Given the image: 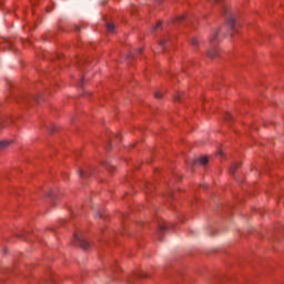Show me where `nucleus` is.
<instances>
[{"mask_svg":"<svg viewBox=\"0 0 284 284\" xmlns=\"http://www.w3.org/2000/svg\"><path fill=\"white\" fill-rule=\"evenodd\" d=\"M225 32H229L231 37H233L234 32H236V19L234 17H231L229 20H226V23L223 27L211 33L209 37V43L211 45H219L221 40L227 37V33Z\"/></svg>","mask_w":284,"mask_h":284,"instance_id":"nucleus-1","label":"nucleus"},{"mask_svg":"<svg viewBox=\"0 0 284 284\" xmlns=\"http://www.w3.org/2000/svg\"><path fill=\"white\" fill-rule=\"evenodd\" d=\"M73 245H75L77 247H81V250H84V251L90 250V242L85 240H81V237H79L78 234H74Z\"/></svg>","mask_w":284,"mask_h":284,"instance_id":"nucleus-2","label":"nucleus"},{"mask_svg":"<svg viewBox=\"0 0 284 284\" xmlns=\"http://www.w3.org/2000/svg\"><path fill=\"white\" fill-rule=\"evenodd\" d=\"M207 57L210 59H216V57H219V49H210L207 51Z\"/></svg>","mask_w":284,"mask_h":284,"instance_id":"nucleus-3","label":"nucleus"},{"mask_svg":"<svg viewBox=\"0 0 284 284\" xmlns=\"http://www.w3.org/2000/svg\"><path fill=\"white\" fill-rule=\"evenodd\" d=\"M199 163L200 165H207V163H210V159L207 158V155H203L199 159Z\"/></svg>","mask_w":284,"mask_h":284,"instance_id":"nucleus-4","label":"nucleus"},{"mask_svg":"<svg viewBox=\"0 0 284 284\" xmlns=\"http://www.w3.org/2000/svg\"><path fill=\"white\" fill-rule=\"evenodd\" d=\"M236 170H239V163H233V164L230 166V174H235V173H236Z\"/></svg>","mask_w":284,"mask_h":284,"instance_id":"nucleus-5","label":"nucleus"},{"mask_svg":"<svg viewBox=\"0 0 284 284\" xmlns=\"http://www.w3.org/2000/svg\"><path fill=\"white\" fill-rule=\"evenodd\" d=\"M115 26H114V23H106V30H108V32H113L114 30H115Z\"/></svg>","mask_w":284,"mask_h":284,"instance_id":"nucleus-6","label":"nucleus"},{"mask_svg":"<svg viewBox=\"0 0 284 284\" xmlns=\"http://www.w3.org/2000/svg\"><path fill=\"white\" fill-rule=\"evenodd\" d=\"M10 145V142L8 141H0V150H3L4 148H8Z\"/></svg>","mask_w":284,"mask_h":284,"instance_id":"nucleus-7","label":"nucleus"},{"mask_svg":"<svg viewBox=\"0 0 284 284\" xmlns=\"http://www.w3.org/2000/svg\"><path fill=\"white\" fill-rule=\"evenodd\" d=\"M79 174H80V176H81L82 179H88V176H90V173H85V171H83V170H80V171H79Z\"/></svg>","mask_w":284,"mask_h":284,"instance_id":"nucleus-8","label":"nucleus"},{"mask_svg":"<svg viewBox=\"0 0 284 284\" xmlns=\"http://www.w3.org/2000/svg\"><path fill=\"white\" fill-rule=\"evenodd\" d=\"M183 21H185V16H180L175 18V23H183Z\"/></svg>","mask_w":284,"mask_h":284,"instance_id":"nucleus-9","label":"nucleus"},{"mask_svg":"<svg viewBox=\"0 0 284 284\" xmlns=\"http://www.w3.org/2000/svg\"><path fill=\"white\" fill-rule=\"evenodd\" d=\"M165 43H166L165 40H163V41H161V42L159 43V45H160V48H161V52H165Z\"/></svg>","mask_w":284,"mask_h":284,"instance_id":"nucleus-10","label":"nucleus"},{"mask_svg":"<svg viewBox=\"0 0 284 284\" xmlns=\"http://www.w3.org/2000/svg\"><path fill=\"white\" fill-rule=\"evenodd\" d=\"M222 14H231L230 8L223 7V9H222Z\"/></svg>","mask_w":284,"mask_h":284,"instance_id":"nucleus-11","label":"nucleus"},{"mask_svg":"<svg viewBox=\"0 0 284 284\" xmlns=\"http://www.w3.org/2000/svg\"><path fill=\"white\" fill-rule=\"evenodd\" d=\"M191 45H199V39H196V38H193L192 40H191Z\"/></svg>","mask_w":284,"mask_h":284,"instance_id":"nucleus-12","label":"nucleus"},{"mask_svg":"<svg viewBox=\"0 0 284 284\" xmlns=\"http://www.w3.org/2000/svg\"><path fill=\"white\" fill-rule=\"evenodd\" d=\"M224 121H232V114L225 113Z\"/></svg>","mask_w":284,"mask_h":284,"instance_id":"nucleus-13","label":"nucleus"},{"mask_svg":"<svg viewBox=\"0 0 284 284\" xmlns=\"http://www.w3.org/2000/svg\"><path fill=\"white\" fill-rule=\"evenodd\" d=\"M161 26H163L162 21H158L156 26L153 28V30H159V28H161Z\"/></svg>","mask_w":284,"mask_h":284,"instance_id":"nucleus-14","label":"nucleus"},{"mask_svg":"<svg viewBox=\"0 0 284 284\" xmlns=\"http://www.w3.org/2000/svg\"><path fill=\"white\" fill-rule=\"evenodd\" d=\"M155 99H163V94L161 92L154 93Z\"/></svg>","mask_w":284,"mask_h":284,"instance_id":"nucleus-15","label":"nucleus"},{"mask_svg":"<svg viewBox=\"0 0 284 284\" xmlns=\"http://www.w3.org/2000/svg\"><path fill=\"white\" fill-rule=\"evenodd\" d=\"M159 227L161 232H165V230H168V226L165 224H160Z\"/></svg>","mask_w":284,"mask_h":284,"instance_id":"nucleus-16","label":"nucleus"},{"mask_svg":"<svg viewBox=\"0 0 284 284\" xmlns=\"http://www.w3.org/2000/svg\"><path fill=\"white\" fill-rule=\"evenodd\" d=\"M223 0H209V3H221Z\"/></svg>","mask_w":284,"mask_h":284,"instance_id":"nucleus-17","label":"nucleus"},{"mask_svg":"<svg viewBox=\"0 0 284 284\" xmlns=\"http://www.w3.org/2000/svg\"><path fill=\"white\" fill-rule=\"evenodd\" d=\"M140 278H148V274L140 275Z\"/></svg>","mask_w":284,"mask_h":284,"instance_id":"nucleus-18","label":"nucleus"},{"mask_svg":"<svg viewBox=\"0 0 284 284\" xmlns=\"http://www.w3.org/2000/svg\"><path fill=\"white\" fill-rule=\"evenodd\" d=\"M176 101H181V95L174 98Z\"/></svg>","mask_w":284,"mask_h":284,"instance_id":"nucleus-19","label":"nucleus"},{"mask_svg":"<svg viewBox=\"0 0 284 284\" xmlns=\"http://www.w3.org/2000/svg\"><path fill=\"white\" fill-rule=\"evenodd\" d=\"M138 52H139V54H141V52H143V49H139Z\"/></svg>","mask_w":284,"mask_h":284,"instance_id":"nucleus-20","label":"nucleus"},{"mask_svg":"<svg viewBox=\"0 0 284 284\" xmlns=\"http://www.w3.org/2000/svg\"><path fill=\"white\" fill-rule=\"evenodd\" d=\"M156 1H161V0H156Z\"/></svg>","mask_w":284,"mask_h":284,"instance_id":"nucleus-21","label":"nucleus"}]
</instances>
